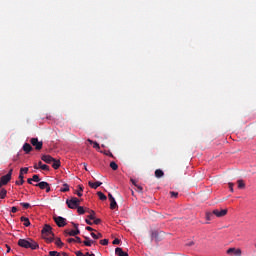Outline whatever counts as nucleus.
Segmentation results:
<instances>
[{
    "label": "nucleus",
    "instance_id": "1",
    "mask_svg": "<svg viewBox=\"0 0 256 256\" xmlns=\"http://www.w3.org/2000/svg\"><path fill=\"white\" fill-rule=\"evenodd\" d=\"M19 247H23L24 249H39V244L35 242L33 239H19L18 240Z\"/></svg>",
    "mask_w": 256,
    "mask_h": 256
},
{
    "label": "nucleus",
    "instance_id": "2",
    "mask_svg": "<svg viewBox=\"0 0 256 256\" xmlns=\"http://www.w3.org/2000/svg\"><path fill=\"white\" fill-rule=\"evenodd\" d=\"M42 235L44 237H49V235H51L52 237L48 238V241H53V238L55 237V234L53 233V228L51 227V225L46 224L42 231H41Z\"/></svg>",
    "mask_w": 256,
    "mask_h": 256
},
{
    "label": "nucleus",
    "instance_id": "3",
    "mask_svg": "<svg viewBox=\"0 0 256 256\" xmlns=\"http://www.w3.org/2000/svg\"><path fill=\"white\" fill-rule=\"evenodd\" d=\"M66 204L68 205L69 209H76L81 205V200L77 197H72L71 199L66 200Z\"/></svg>",
    "mask_w": 256,
    "mask_h": 256
},
{
    "label": "nucleus",
    "instance_id": "4",
    "mask_svg": "<svg viewBox=\"0 0 256 256\" xmlns=\"http://www.w3.org/2000/svg\"><path fill=\"white\" fill-rule=\"evenodd\" d=\"M30 143L35 147L36 151H41L43 149V141H39L38 138H31Z\"/></svg>",
    "mask_w": 256,
    "mask_h": 256
},
{
    "label": "nucleus",
    "instance_id": "5",
    "mask_svg": "<svg viewBox=\"0 0 256 256\" xmlns=\"http://www.w3.org/2000/svg\"><path fill=\"white\" fill-rule=\"evenodd\" d=\"M23 173H29V168L25 167V168H21L20 169V173H19V179L20 181H16V185H23V183H25V177L23 176Z\"/></svg>",
    "mask_w": 256,
    "mask_h": 256
},
{
    "label": "nucleus",
    "instance_id": "6",
    "mask_svg": "<svg viewBox=\"0 0 256 256\" xmlns=\"http://www.w3.org/2000/svg\"><path fill=\"white\" fill-rule=\"evenodd\" d=\"M72 225H74V228L76 230H65L66 235H69L70 237H76V235H79V233H81V231L79 230V225L72 223Z\"/></svg>",
    "mask_w": 256,
    "mask_h": 256
},
{
    "label": "nucleus",
    "instance_id": "7",
    "mask_svg": "<svg viewBox=\"0 0 256 256\" xmlns=\"http://www.w3.org/2000/svg\"><path fill=\"white\" fill-rule=\"evenodd\" d=\"M54 221L59 227H65V225H67V219L61 216H54Z\"/></svg>",
    "mask_w": 256,
    "mask_h": 256
},
{
    "label": "nucleus",
    "instance_id": "8",
    "mask_svg": "<svg viewBox=\"0 0 256 256\" xmlns=\"http://www.w3.org/2000/svg\"><path fill=\"white\" fill-rule=\"evenodd\" d=\"M108 199L110 201V209H117V207H119L117 205V201H115V197H113V194L112 193H109L108 194Z\"/></svg>",
    "mask_w": 256,
    "mask_h": 256
},
{
    "label": "nucleus",
    "instance_id": "9",
    "mask_svg": "<svg viewBox=\"0 0 256 256\" xmlns=\"http://www.w3.org/2000/svg\"><path fill=\"white\" fill-rule=\"evenodd\" d=\"M228 210L227 209H214L213 214L215 217H225L227 215Z\"/></svg>",
    "mask_w": 256,
    "mask_h": 256
},
{
    "label": "nucleus",
    "instance_id": "10",
    "mask_svg": "<svg viewBox=\"0 0 256 256\" xmlns=\"http://www.w3.org/2000/svg\"><path fill=\"white\" fill-rule=\"evenodd\" d=\"M34 169H42V171H49V166L47 164H43V162L39 161L38 164L34 165Z\"/></svg>",
    "mask_w": 256,
    "mask_h": 256
},
{
    "label": "nucleus",
    "instance_id": "11",
    "mask_svg": "<svg viewBox=\"0 0 256 256\" xmlns=\"http://www.w3.org/2000/svg\"><path fill=\"white\" fill-rule=\"evenodd\" d=\"M41 159L44 161V163L48 164H51L53 161H55V158H53L51 155H42Z\"/></svg>",
    "mask_w": 256,
    "mask_h": 256
},
{
    "label": "nucleus",
    "instance_id": "12",
    "mask_svg": "<svg viewBox=\"0 0 256 256\" xmlns=\"http://www.w3.org/2000/svg\"><path fill=\"white\" fill-rule=\"evenodd\" d=\"M23 151L26 153V155H29L31 151H33V146L29 143H25L22 147Z\"/></svg>",
    "mask_w": 256,
    "mask_h": 256
},
{
    "label": "nucleus",
    "instance_id": "13",
    "mask_svg": "<svg viewBox=\"0 0 256 256\" xmlns=\"http://www.w3.org/2000/svg\"><path fill=\"white\" fill-rule=\"evenodd\" d=\"M9 181H11V176H9L7 174L0 178V183L3 185H7V183H9Z\"/></svg>",
    "mask_w": 256,
    "mask_h": 256
},
{
    "label": "nucleus",
    "instance_id": "14",
    "mask_svg": "<svg viewBox=\"0 0 256 256\" xmlns=\"http://www.w3.org/2000/svg\"><path fill=\"white\" fill-rule=\"evenodd\" d=\"M115 254L118 256H129L127 252L123 251V248H119V247L115 249Z\"/></svg>",
    "mask_w": 256,
    "mask_h": 256
},
{
    "label": "nucleus",
    "instance_id": "15",
    "mask_svg": "<svg viewBox=\"0 0 256 256\" xmlns=\"http://www.w3.org/2000/svg\"><path fill=\"white\" fill-rule=\"evenodd\" d=\"M88 185H89V187H91V189H97L98 187H101V185H103V183L99 182V181L93 183L90 181V182H88Z\"/></svg>",
    "mask_w": 256,
    "mask_h": 256
},
{
    "label": "nucleus",
    "instance_id": "16",
    "mask_svg": "<svg viewBox=\"0 0 256 256\" xmlns=\"http://www.w3.org/2000/svg\"><path fill=\"white\" fill-rule=\"evenodd\" d=\"M20 221L24 223V227H29L31 225V221H29V218L22 216L20 218Z\"/></svg>",
    "mask_w": 256,
    "mask_h": 256
},
{
    "label": "nucleus",
    "instance_id": "17",
    "mask_svg": "<svg viewBox=\"0 0 256 256\" xmlns=\"http://www.w3.org/2000/svg\"><path fill=\"white\" fill-rule=\"evenodd\" d=\"M35 187H39V189H46V187H49V183L42 181L39 182L38 184H35Z\"/></svg>",
    "mask_w": 256,
    "mask_h": 256
},
{
    "label": "nucleus",
    "instance_id": "18",
    "mask_svg": "<svg viewBox=\"0 0 256 256\" xmlns=\"http://www.w3.org/2000/svg\"><path fill=\"white\" fill-rule=\"evenodd\" d=\"M151 239L152 240L154 239L156 242L161 241V237H159V232L153 231L151 234Z\"/></svg>",
    "mask_w": 256,
    "mask_h": 256
},
{
    "label": "nucleus",
    "instance_id": "19",
    "mask_svg": "<svg viewBox=\"0 0 256 256\" xmlns=\"http://www.w3.org/2000/svg\"><path fill=\"white\" fill-rule=\"evenodd\" d=\"M165 172H163V170L161 169H157L155 170V177H157V179H161V177H164Z\"/></svg>",
    "mask_w": 256,
    "mask_h": 256
},
{
    "label": "nucleus",
    "instance_id": "20",
    "mask_svg": "<svg viewBox=\"0 0 256 256\" xmlns=\"http://www.w3.org/2000/svg\"><path fill=\"white\" fill-rule=\"evenodd\" d=\"M84 239H86L83 244L86 246V247H91V245H93V243H95V241L93 240H90L89 237H84Z\"/></svg>",
    "mask_w": 256,
    "mask_h": 256
},
{
    "label": "nucleus",
    "instance_id": "21",
    "mask_svg": "<svg viewBox=\"0 0 256 256\" xmlns=\"http://www.w3.org/2000/svg\"><path fill=\"white\" fill-rule=\"evenodd\" d=\"M77 213L79 214V215H85V213L87 212V209H89V208H83L82 206H78L77 208Z\"/></svg>",
    "mask_w": 256,
    "mask_h": 256
},
{
    "label": "nucleus",
    "instance_id": "22",
    "mask_svg": "<svg viewBox=\"0 0 256 256\" xmlns=\"http://www.w3.org/2000/svg\"><path fill=\"white\" fill-rule=\"evenodd\" d=\"M212 219H215V214L212 212H206V221H212Z\"/></svg>",
    "mask_w": 256,
    "mask_h": 256
},
{
    "label": "nucleus",
    "instance_id": "23",
    "mask_svg": "<svg viewBox=\"0 0 256 256\" xmlns=\"http://www.w3.org/2000/svg\"><path fill=\"white\" fill-rule=\"evenodd\" d=\"M52 167L53 169H59V167H61V161L54 159V161H52Z\"/></svg>",
    "mask_w": 256,
    "mask_h": 256
},
{
    "label": "nucleus",
    "instance_id": "24",
    "mask_svg": "<svg viewBox=\"0 0 256 256\" xmlns=\"http://www.w3.org/2000/svg\"><path fill=\"white\" fill-rule=\"evenodd\" d=\"M87 141H88V143H90V145H93V148H94V149H101V146H99V143L94 142V141L91 140V139H88Z\"/></svg>",
    "mask_w": 256,
    "mask_h": 256
},
{
    "label": "nucleus",
    "instance_id": "25",
    "mask_svg": "<svg viewBox=\"0 0 256 256\" xmlns=\"http://www.w3.org/2000/svg\"><path fill=\"white\" fill-rule=\"evenodd\" d=\"M100 201H107V196L103 192H97Z\"/></svg>",
    "mask_w": 256,
    "mask_h": 256
},
{
    "label": "nucleus",
    "instance_id": "26",
    "mask_svg": "<svg viewBox=\"0 0 256 256\" xmlns=\"http://www.w3.org/2000/svg\"><path fill=\"white\" fill-rule=\"evenodd\" d=\"M87 213H90V215H88V219L93 221V219H95V211L87 209Z\"/></svg>",
    "mask_w": 256,
    "mask_h": 256
},
{
    "label": "nucleus",
    "instance_id": "27",
    "mask_svg": "<svg viewBox=\"0 0 256 256\" xmlns=\"http://www.w3.org/2000/svg\"><path fill=\"white\" fill-rule=\"evenodd\" d=\"M7 197V191L5 188L0 190V199H5Z\"/></svg>",
    "mask_w": 256,
    "mask_h": 256
},
{
    "label": "nucleus",
    "instance_id": "28",
    "mask_svg": "<svg viewBox=\"0 0 256 256\" xmlns=\"http://www.w3.org/2000/svg\"><path fill=\"white\" fill-rule=\"evenodd\" d=\"M60 191H61L62 193H67V191H69V184L64 183V184H63V188H61Z\"/></svg>",
    "mask_w": 256,
    "mask_h": 256
},
{
    "label": "nucleus",
    "instance_id": "29",
    "mask_svg": "<svg viewBox=\"0 0 256 256\" xmlns=\"http://www.w3.org/2000/svg\"><path fill=\"white\" fill-rule=\"evenodd\" d=\"M91 237L97 240V239H101L103 237V234L101 233L95 234V232H91Z\"/></svg>",
    "mask_w": 256,
    "mask_h": 256
},
{
    "label": "nucleus",
    "instance_id": "30",
    "mask_svg": "<svg viewBox=\"0 0 256 256\" xmlns=\"http://www.w3.org/2000/svg\"><path fill=\"white\" fill-rule=\"evenodd\" d=\"M78 189L79 191L76 192V195H78V197H83V186L78 185Z\"/></svg>",
    "mask_w": 256,
    "mask_h": 256
},
{
    "label": "nucleus",
    "instance_id": "31",
    "mask_svg": "<svg viewBox=\"0 0 256 256\" xmlns=\"http://www.w3.org/2000/svg\"><path fill=\"white\" fill-rule=\"evenodd\" d=\"M55 245H57V247H63L65 244L61 241V238H56Z\"/></svg>",
    "mask_w": 256,
    "mask_h": 256
},
{
    "label": "nucleus",
    "instance_id": "32",
    "mask_svg": "<svg viewBox=\"0 0 256 256\" xmlns=\"http://www.w3.org/2000/svg\"><path fill=\"white\" fill-rule=\"evenodd\" d=\"M238 189H245V182L243 180H238Z\"/></svg>",
    "mask_w": 256,
    "mask_h": 256
},
{
    "label": "nucleus",
    "instance_id": "33",
    "mask_svg": "<svg viewBox=\"0 0 256 256\" xmlns=\"http://www.w3.org/2000/svg\"><path fill=\"white\" fill-rule=\"evenodd\" d=\"M110 167L113 171H117V169H119V165H117L115 162H111Z\"/></svg>",
    "mask_w": 256,
    "mask_h": 256
},
{
    "label": "nucleus",
    "instance_id": "34",
    "mask_svg": "<svg viewBox=\"0 0 256 256\" xmlns=\"http://www.w3.org/2000/svg\"><path fill=\"white\" fill-rule=\"evenodd\" d=\"M32 181H34L35 183H39V181H41V178H39V175L35 174L32 176Z\"/></svg>",
    "mask_w": 256,
    "mask_h": 256
},
{
    "label": "nucleus",
    "instance_id": "35",
    "mask_svg": "<svg viewBox=\"0 0 256 256\" xmlns=\"http://www.w3.org/2000/svg\"><path fill=\"white\" fill-rule=\"evenodd\" d=\"M20 205L24 208V209H29V207H31V204L27 203V202H21Z\"/></svg>",
    "mask_w": 256,
    "mask_h": 256
},
{
    "label": "nucleus",
    "instance_id": "36",
    "mask_svg": "<svg viewBox=\"0 0 256 256\" xmlns=\"http://www.w3.org/2000/svg\"><path fill=\"white\" fill-rule=\"evenodd\" d=\"M100 153H103L104 155H107L108 157H114L113 153H111V151H100Z\"/></svg>",
    "mask_w": 256,
    "mask_h": 256
},
{
    "label": "nucleus",
    "instance_id": "37",
    "mask_svg": "<svg viewBox=\"0 0 256 256\" xmlns=\"http://www.w3.org/2000/svg\"><path fill=\"white\" fill-rule=\"evenodd\" d=\"M100 245H109V239H102L100 240Z\"/></svg>",
    "mask_w": 256,
    "mask_h": 256
},
{
    "label": "nucleus",
    "instance_id": "38",
    "mask_svg": "<svg viewBox=\"0 0 256 256\" xmlns=\"http://www.w3.org/2000/svg\"><path fill=\"white\" fill-rule=\"evenodd\" d=\"M170 195H171V197L172 198H174V199H177V197H179V193L178 192H170Z\"/></svg>",
    "mask_w": 256,
    "mask_h": 256
},
{
    "label": "nucleus",
    "instance_id": "39",
    "mask_svg": "<svg viewBox=\"0 0 256 256\" xmlns=\"http://www.w3.org/2000/svg\"><path fill=\"white\" fill-rule=\"evenodd\" d=\"M241 249H235L234 248V255L241 256Z\"/></svg>",
    "mask_w": 256,
    "mask_h": 256
},
{
    "label": "nucleus",
    "instance_id": "40",
    "mask_svg": "<svg viewBox=\"0 0 256 256\" xmlns=\"http://www.w3.org/2000/svg\"><path fill=\"white\" fill-rule=\"evenodd\" d=\"M92 221H94V225H99V223H101V219L99 218H94Z\"/></svg>",
    "mask_w": 256,
    "mask_h": 256
},
{
    "label": "nucleus",
    "instance_id": "41",
    "mask_svg": "<svg viewBox=\"0 0 256 256\" xmlns=\"http://www.w3.org/2000/svg\"><path fill=\"white\" fill-rule=\"evenodd\" d=\"M113 245H119V243H121V240H119V238H116L113 240Z\"/></svg>",
    "mask_w": 256,
    "mask_h": 256
},
{
    "label": "nucleus",
    "instance_id": "42",
    "mask_svg": "<svg viewBox=\"0 0 256 256\" xmlns=\"http://www.w3.org/2000/svg\"><path fill=\"white\" fill-rule=\"evenodd\" d=\"M228 185H229V189H230V191H231V193H233V187H234V183H232V182H230V183H228Z\"/></svg>",
    "mask_w": 256,
    "mask_h": 256
},
{
    "label": "nucleus",
    "instance_id": "43",
    "mask_svg": "<svg viewBox=\"0 0 256 256\" xmlns=\"http://www.w3.org/2000/svg\"><path fill=\"white\" fill-rule=\"evenodd\" d=\"M227 253H228V255H230V253H235V248H229L227 250Z\"/></svg>",
    "mask_w": 256,
    "mask_h": 256
},
{
    "label": "nucleus",
    "instance_id": "44",
    "mask_svg": "<svg viewBox=\"0 0 256 256\" xmlns=\"http://www.w3.org/2000/svg\"><path fill=\"white\" fill-rule=\"evenodd\" d=\"M75 243H82L81 238H79V236L75 237Z\"/></svg>",
    "mask_w": 256,
    "mask_h": 256
},
{
    "label": "nucleus",
    "instance_id": "45",
    "mask_svg": "<svg viewBox=\"0 0 256 256\" xmlns=\"http://www.w3.org/2000/svg\"><path fill=\"white\" fill-rule=\"evenodd\" d=\"M6 175H9V177L11 178L13 175V168H11Z\"/></svg>",
    "mask_w": 256,
    "mask_h": 256
},
{
    "label": "nucleus",
    "instance_id": "46",
    "mask_svg": "<svg viewBox=\"0 0 256 256\" xmlns=\"http://www.w3.org/2000/svg\"><path fill=\"white\" fill-rule=\"evenodd\" d=\"M46 193H50L51 192V186L48 184V186H46Z\"/></svg>",
    "mask_w": 256,
    "mask_h": 256
},
{
    "label": "nucleus",
    "instance_id": "47",
    "mask_svg": "<svg viewBox=\"0 0 256 256\" xmlns=\"http://www.w3.org/2000/svg\"><path fill=\"white\" fill-rule=\"evenodd\" d=\"M27 183H29V185H33V178H28Z\"/></svg>",
    "mask_w": 256,
    "mask_h": 256
},
{
    "label": "nucleus",
    "instance_id": "48",
    "mask_svg": "<svg viewBox=\"0 0 256 256\" xmlns=\"http://www.w3.org/2000/svg\"><path fill=\"white\" fill-rule=\"evenodd\" d=\"M11 213H17V207L13 206V207L11 208Z\"/></svg>",
    "mask_w": 256,
    "mask_h": 256
},
{
    "label": "nucleus",
    "instance_id": "49",
    "mask_svg": "<svg viewBox=\"0 0 256 256\" xmlns=\"http://www.w3.org/2000/svg\"><path fill=\"white\" fill-rule=\"evenodd\" d=\"M67 241L68 243H75V238H68Z\"/></svg>",
    "mask_w": 256,
    "mask_h": 256
},
{
    "label": "nucleus",
    "instance_id": "50",
    "mask_svg": "<svg viewBox=\"0 0 256 256\" xmlns=\"http://www.w3.org/2000/svg\"><path fill=\"white\" fill-rule=\"evenodd\" d=\"M75 255H76V256H83V252L77 251V252H75Z\"/></svg>",
    "mask_w": 256,
    "mask_h": 256
},
{
    "label": "nucleus",
    "instance_id": "51",
    "mask_svg": "<svg viewBox=\"0 0 256 256\" xmlns=\"http://www.w3.org/2000/svg\"><path fill=\"white\" fill-rule=\"evenodd\" d=\"M131 183H132L133 185H135V187L138 186V185H137V181H135L134 179H131Z\"/></svg>",
    "mask_w": 256,
    "mask_h": 256
},
{
    "label": "nucleus",
    "instance_id": "52",
    "mask_svg": "<svg viewBox=\"0 0 256 256\" xmlns=\"http://www.w3.org/2000/svg\"><path fill=\"white\" fill-rule=\"evenodd\" d=\"M85 221H86L87 225H93V222H91V220L86 219Z\"/></svg>",
    "mask_w": 256,
    "mask_h": 256
},
{
    "label": "nucleus",
    "instance_id": "53",
    "mask_svg": "<svg viewBox=\"0 0 256 256\" xmlns=\"http://www.w3.org/2000/svg\"><path fill=\"white\" fill-rule=\"evenodd\" d=\"M86 231H95L92 227H90V226H87L86 227Z\"/></svg>",
    "mask_w": 256,
    "mask_h": 256
},
{
    "label": "nucleus",
    "instance_id": "54",
    "mask_svg": "<svg viewBox=\"0 0 256 256\" xmlns=\"http://www.w3.org/2000/svg\"><path fill=\"white\" fill-rule=\"evenodd\" d=\"M187 245H188V247H192V245H195V242L192 241V242L188 243Z\"/></svg>",
    "mask_w": 256,
    "mask_h": 256
},
{
    "label": "nucleus",
    "instance_id": "55",
    "mask_svg": "<svg viewBox=\"0 0 256 256\" xmlns=\"http://www.w3.org/2000/svg\"><path fill=\"white\" fill-rule=\"evenodd\" d=\"M7 247V253H10L11 252V247H9V245H6Z\"/></svg>",
    "mask_w": 256,
    "mask_h": 256
},
{
    "label": "nucleus",
    "instance_id": "56",
    "mask_svg": "<svg viewBox=\"0 0 256 256\" xmlns=\"http://www.w3.org/2000/svg\"><path fill=\"white\" fill-rule=\"evenodd\" d=\"M137 187V189H139V191H143V187H141V186H136Z\"/></svg>",
    "mask_w": 256,
    "mask_h": 256
},
{
    "label": "nucleus",
    "instance_id": "57",
    "mask_svg": "<svg viewBox=\"0 0 256 256\" xmlns=\"http://www.w3.org/2000/svg\"><path fill=\"white\" fill-rule=\"evenodd\" d=\"M84 169H85V171H89V170L87 169V164H84Z\"/></svg>",
    "mask_w": 256,
    "mask_h": 256
},
{
    "label": "nucleus",
    "instance_id": "58",
    "mask_svg": "<svg viewBox=\"0 0 256 256\" xmlns=\"http://www.w3.org/2000/svg\"><path fill=\"white\" fill-rule=\"evenodd\" d=\"M62 255H63V256H69V254H67V253H65V252H63Z\"/></svg>",
    "mask_w": 256,
    "mask_h": 256
},
{
    "label": "nucleus",
    "instance_id": "59",
    "mask_svg": "<svg viewBox=\"0 0 256 256\" xmlns=\"http://www.w3.org/2000/svg\"><path fill=\"white\" fill-rule=\"evenodd\" d=\"M90 254H89V252H87L86 254H83V256H89Z\"/></svg>",
    "mask_w": 256,
    "mask_h": 256
},
{
    "label": "nucleus",
    "instance_id": "60",
    "mask_svg": "<svg viewBox=\"0 0 256 256\" xmlns=\"http://www.w3.org/2000/svg\"><path fill=\"white\" fill-rule=\"evenodd\" d=\"M23 175H27V173H25V172H22V177H23Z\"/></svg>",
    "mask_w": 256,
    "mask_h": 256
},
{
    "label": "nucleus",
    "instance_id": "61",
    "mask_svg": "<svg viewBox=\"0 0 256 256\" xmlns=\"http://www.w3.org/2000/svg\"><path fill=\"white\" fill-rule=\"evenodd\" d=\"M89 256H95V254H89Z\"/></svg>",
    "mask_w": 256,
    "mask_h": 256
},
{
    "label": "nucleus",
    "instance_id": "62",
    "mask_svg": "<svg viewBox=\"0 0 256 256\" xmlns=\"http://www.w3.org/2000/svg\"><path fill=\"white\" fill-rule=\"evenodd\" d=\"M3 184L0 182V189H1V186H2Z\"/></svg>",
    "mask_w": 256,
    "mask_h": 256
}]
</instances>
